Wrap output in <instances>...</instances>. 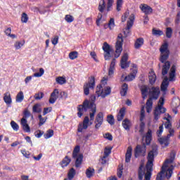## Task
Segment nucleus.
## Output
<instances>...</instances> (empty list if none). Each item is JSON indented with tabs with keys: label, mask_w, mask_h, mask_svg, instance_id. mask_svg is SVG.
I'll list each match as a JSON object with an SVG mask.
<instances>
[{
	"label": "nucleus",
	"mask_w": 180,
	"mask_h": 180,
	"mask_svg": "<svg viewBox=\"0 0 180 180\" xmlns=\"http://www.w3.org/2000/svg\"><path fill=\"white\" fill-rule=\"evenodd\" d=\"M32 112L34 113H40L41 112V108H40V104L37 103L32 107Z\"/></svg>",
	"instance_id": "37"
},
{
	"label": "nucleus",
	"mask_w": 180,
	"mask_h": 180,
	"mask_svg": "<svg viewBox=\"0 0 180 180\" xmlns=\"http://www.w3.org/2000/svg\"><path fill=\"white\" fill-rule=\"evenodd\" d=\"M146 172L143 171V166H140L139 169V179L143 180V176H144V174Z\"/></svg>",
	"instance_id": "48"
},
{
	"label": "nucleus",
	"mask_w": 180,
	"mask_h": 180,
	"mask_svg": "<svg viewBox=\"0 0 180 180\" xmlns=\"http://www.w3.org/2000/svg\"><path fill=\"white\" fill-rule=\"evenodd\" d=\"M110 87L107 86L103 89V94H102V98H105V96H108V95H110Z\"/></svg>",
	"instance_id": "36"
},
{
	"label": "nucleus",
	"mask_w": 180,
	"mask_h": 180,
	"mask_svg": "<svg viewBox=\"0 0 180 180\" xmlns=\"http://www.w3.org/2000/svg\"><path fill=\"white\" fill-rule=\"evenodd\" d=\"M39 126H43L44 123H46V121L47 120V118H43L41 115H39Z\"/></svg>",
	"instance_id": "61"
},
{
	"label": "nucleus",
	"mask_w": 180,
	"mask_h": 180,
	"mask_svg": "<svg viewBox=\"0 0 180 180\" xmlns=\"http://www.w3.org/2000/svg\"><path fill=\"white\" fill-rule=\"evenodd\" d=\"M108 27L110 28V30H112L113 27H115V19L111 18L110 20Z\"/></svg>",
	"instance_id": "58"
},
{
	"label": "nucleus",
	"mask_w": 180,
	"mask_h": 180,
	"mask_svg": "<svg viewBox=\"0 0 180 180\" xmlns=\"http://www.w3.org/2000/svg\"><path fill=\"white\" fill-rule=\"evenodd\" d=\"M44 74V69L40 68L39 69V72H37L34 74V77H41Z\"/></svg>",
	"instance_id": "62"
},
{
	"label": "nucleus",
	"mask_w": 180,
	"mask_h": 180,
	"mask_svg": "<svg viewBox=\"0 0 180 180\" xmlns=\"http://www.w3.org/2000/svg\"><path fill=\"white\" fill-rule=\"evenodd\" d=\"M149 96L146 102V112L150 113L153 110V99L157 101L160 96V87H152L149 89Z\"/></svg>",
	"instance_id": "4"
},
{
	"label": "nucleus",
	"mask_w": 180,
	"mask_h": 180,
	"mask_svg": "<svg viewBox=\"0 0 180 180\" xmlns=\"http://www.w3.org/2000/svg\"><path fill=\"white\" fill-rule=\"evenodd\" d=\"M53 136H54V131H53V129H49L44 135V137L45 139H50V137H53Z\"/></svg>",
	"instance_id": "42"
},
{
	"label": "nucleus",
	"mask_w": 180,
	"mask_h": 180,
	"mask_svg": "<svg viewBox=\"0 0 180 180\" xmlns=\"http://www.w3.org/2000/svg\"><path fill=\"white\" fill-rule=\"evenodd\" d=\"M103 50L104 51V58L105 60H110L112 58V53H113V49L110 48V46L106 43L104 42L103 46Z\"/></svg>",
	"instance_id": "9"
},
{
	"label": "nucleus",
	"mask_w": 180,
	"mask_h": 180,
	"mask_svg": "<svg viewBox=\"0 0 180 180\" xmlns=\"http://www.w3.org/2000/svg\"><path fill=\"white\" fill-rule=\"evenodd\" d=\"M75 176V169L74 168H71L68 174V178L69 180H72Z\"/></svg>",
	"instance_id": "39"
},
{
	"label": "nucleus",
	"mask_w": 180,
	"mask_h": 180,
	"mask_svg": "<svg viewBox=\"0 0 180 180\" xmlns=\"http://www.w3.org/2000/svg\"><path fill=\"white\" fill-rule=\"evenodd\" d=\"M107 121L110 124H115V119L112 115H108L107 117Z\"/></svg>",
	"instance_id": "63"
},
{
	"label": "nucleus",
	"mask_w": 180,
	"mask_h": 180,
	"mask_svg": "<svg viewBox=\"0 0 180 180\" xmlns=\"http://www.w3.org/2000/svg\"><path fill=\"white\" fill-rule=\"evenodd\" d=\"M70 162H71V158H68V156H65L64 159L61 161L60 165L62 168H64L65 167H68Z\"/></svg>",
	"instance_id": "28"
},
{
	"label": "nucleus",
	"mask_w": 180,
	"mask_h": 180,
	"mask_svg": "<svg viewBox=\"0 0 180 180\" xmlns=\"http://www.w3.org/2000/svg\"><path fill=\"white\" fill-rule=\"evenodd\" d=\"M127 60H129V54L127 53H124L122 56L120 64L121 68H129V63H127Z\"/></svg>",
	"instance_id": "16"
},
{
	"label": "nucleus",
	"mask_w": 180,
	"mask_h": 180,
	"mask_svg": "<svg viewBox=\"0 0 180 180\" xmlns=\"http://www.w3.org/2000/svg\"><path fill=\"white\" fill-rule=\"evenodd\" d=\"M105 8H106V2H105V0H101L98 5L99 12H101V13H103Z\"/></svg>",
	"instance_id": "31"
},
{
	"label": "nucleus",
	"mask_w": 180,
	"mask_h": 180,
	"mask_svg": "<svg viewBox=\"0 0 180 180\" xmlns=\"http://www.w3.org/2000/svg\"><path fill=\"white\" fill-rule=\"evenodd\" d=\"M123 5V0H117V11L120 12V9Z\"/></svg>",
	"instance_id": "57"
},
{
	"label": "nucleus",
	"mask_w": 180,
	"mask_h": 180,
	"mask_svg": "<svg viewBox=\"0 0 180 180\" xmlns=\"http://www.w3.org/2000/svg\"><path fill=\"white\" fill-rule=\"evenodd\" d=\"M43 96H44V94L41 92L36 94L34 98L36 99V101H40V99L43 98Z\"/></svg>",
	"instance_id": "54"
},
{
	"label": "nucleus",
	"mask_w": 180,
	"mask_h": 180,
	"mask_svg": "<svg viewBox=\"0 0 180 180\" xmlns=\"http://www.w3.org/2000/svg\"><path fill=\"white\" fill-rule=\"evenodd\" d=\"M126 114V108H122L120 110V112L117 116V119L118 122H122L123 120V118L124 117V115Z\"/></svg>",
	"instance_id": "27"
},
{
	"label": "nucleus",
	"mask_w": 180,
	"mask_h": 180,
	"mask_svg": "<svg viewBox=\"0 0 180 180\" xmlns=\"http://www.w3.org/2000/svg\"><path fill=\"white\" fill-rule=\"evenodd\" d=\"M172 105L174 109H176V108H179L180 106V100L179 98H174L173 99L172 102Z\"/></svg>",
	"instance_id": "40"
},
{
	"label": "nucleus",
	"mask_w": 180,
	"mask_h": 180,
	"mask_svg": "<svg viewBox=\"0 0 180 180\" xmlns=\"http://www.w3.org/2000/svg\"><path fill=\"white\" fill-rule=\"evenodd\" d=\"M95 174V169L92 167H89L86 170V175L88 178H92Z\"/></svg>",
	"instance_id": "34"
},
{
	"label": "nucleus",
	"mask_w": 180,
	"mask_h": 180,
	"mask_svg": "<svg viewBox=\"0 0 180 180\" xmlns=\"http://www.w3.org/2000/svg\"><path fill=\"white\" fill-rule=\"evenodd\" d=\"M146 152L147 148L146 146V143H143V145H138L135 149L136 158H137L138 157H144Z\"/></svg>",
	"instance_id": "8"
},
{
	"label": "nucleus",
	"mask_w": 180,
	"mask_h": 180,
	"mask_svg": "<svg viewBox=\"0 0 180 180\" xmlns=\"http://www.w3.org/2000/svg\"><path fill=\"white\" fill-rule=\"evenodd\" d=\"M144 44V39L143 38H138L134 42V49L139 50L143 45Z\"/></svg>",
	"instance_id": "24"
},
{
	"label": "nucleus",
	"mask_w": 180,
	"mask_h": 180,
	"mask_svg": "<svg viewBox=\"0 0 180 180\" xmlns=\"http://www.w3.org/2000/svg\"><path fill=\"white\" fill-rule=\"evenodd\" d=\"M95 129H99L102 124L103 123V113L99 112L97 114L95 120Z\"/></svg>",
	"instance_id": "14"
},
{
	"label": "nucleus",
	"mask_w": 180,
	"mask_h": 180,
	"mask_svg": "<svg viewBox=\"0 0 180 180\" xmlns=\"http://www.w3.org/2000/svg\"><path fill=\"white\" fill-rule=\"evenodd\" d=\"M122 126L125 130H130V126H131L130 120L129 119L124 120L122 121Z\"/></svg>",
	"instance_id": "32"
},
{
	"label": "nucleus",
	"mask_w": 180,
	"mask_h": 180,
	"mask_svg": "<svg viewBox=\"0 0 180 180\" xmlns=\"http://www.w3.org/2000/svg\"><path fill=\"white\" fill-rule=\"evenodd\" d=\"M140 8L146 15H150V13H153V8L151 7L148 6L147 4H141L140 6Z\"/></svg>",
	"instance_id": "20"
},
{
	"label": "nucleus",
	"mask_w": 180,
	"mask_h": 180,
	"mask_svg": "<svg viewBox=\"0 0 180 180\" xmlns=\"http://www.w3.org/2000/svg\"><path fill=\"white\" fill-rule=\"evenodd\" d=\"M158 140L160 146L163 147V148H165V147H168L169 146V141H170L169 136L160 137Z\"/></svg>",
	"instance_id": "15"
},
{
	"label": "nucleus",
	"mask_w": 180,
	"mask_h": 180,
	"mask_svg": "<svg viewBox=\"0 0 180 180\" xmlns=\"http://www.w3.org/2000/svg\"><path fill=\"white\" fill-rule=\"evenodd\" d=\"M89 88H95V77H91L89 81V83H86L84 85V92L85 95H89Z\"/></svg>",
	"instance_id": "11"
},
{
	"label": "nucleus",
	"mask_w": 180,
	"mask_h": 180,
	"mask_svg": "<svg viewBox=\"0 0 180 180\" xmlns=\"http://www.w3.org/2000/svg\"><path fill=\"white\" fill-rule=\"evenodd\" d=\"M89 126V117L86 116L83 120V123H80L78 126L77 131L82 132V130H86Z\"/></svg>",
	"instance_id": "12"
},
{
	"label": "nucleus",
	"mask_w": 180,
	"mask_h": 180,
	"mask_svg": "<svg viewBox=\"0 0 180 180\" xmlns=\"http://www.w3.org/2000/svg\"><path fill=\"white\" fill-rule=\"evenodd\" d=\"M171 63H169V61H166L162 69V75H167V74H168V71H169Z\"/></svg>",
	"instance_id": "23"
},
{
	"label": "nucleus",
	"mask_w": 180,
	"mask_h": 180,
	"mask_svg": "<svg viewBox=\"0 0 180 180\" xmlns=\"http://www.w3.org/2000/svg\"><path fill=\"white\" fill-rule=\"evenodd\" d=\"M11 126L15 131H18V130H19V125L15 122V121H11Z\"/></svg>",
	"instance_id": "51"
},
{
	"label": "nucleus",
	"mask_w": 180,
	"mask_h": 180,
	"mask_svg": "<svg viewBox=\"0 0 180 180\" xmlns=\"http://www.w3.org/2000/svg\"><path fill=\"white\" fill-rule=\"evenodd\" d=\"M114 1H115V0H108V2H107V11H108V12H109V11H110V8H112V6L113 5Z\"/></svg>",
	"instance_id": "56"
},
{
	"label": "nucleus",
	"mask_w": 180,
	"mask_h": 180,
	"mask_svg": "<svg viewBox=\"0 0 180 180\" xmlns=\"http://www.w3.org/2000/svg\"><path fill=\"white\" fill-rule=\"evenodd\" d=\"M43 134H44V131L41 130H37L34 132L35 137H37V139H40V137H41Z\"/></svg>",
	"instance_id": "53"
},
{
	"label": "nucleus",
	"mask_w": 180,
	"mask_h": 180,
	"mask_svg": "<svg viewBox=\"0 0 180 180\" xmlns=\"http://www.w3.org/2000/svg\"><path fill=\"white\" fill-rule=\"evenodd\" d=\"M134 23V14H131L129 20L127 21V27L124 30V34H125V37L128 36V34L130 33V29L133 27V25Z\"/></svg>",
	"instance_id": "10"
},
{
	"label": "nucleus",
	"mask_w": 180,
	"mask_h": 180,
	"mask_svg": "<svg viewBox=\"0 0 180 180\" xmlns=\"http://www.w3.org/2000/svg\"><path fill=\"white\" fill-rule=\"evenodd\" d=\"M23 99H25L23 91H20L16 96V102L20 103Z\"/></svg>",
	"instance_id": "41"
},
{
	"label": "nucleus",
	"mask_w": 180,
	"mask_h": 180,
	"mask_svg": "<svg viewBox=\"0 0 180 180\" xmlns=\"http://www.w3.org/2000/svg\"><path fill=\"white\" fill-rule=\"evenodd\" d=\"M78 153H79V146H77L73 150L72 158H77L78 157V155H80V154H78Z\"/></svg>",
	"instance_id": "44"
},
{
	"label": "nucleus",
	"mask_w": 180,
	"mask_h": 180,
	"mask_svg": "<svg viewBox=\"0 0 180 180\" xmlns=\"http://www.w3.org/2000/svg\"><path fill=\"white\" fill-rule=\"evenodd\" d=\"M58 89H56L51 94L49 103H54L58 99Z\"/></svg>",
	"instance_id": "18"
},
{
	"label": "nucleus",
	"mask_w": 180,
	"mask_h": 180,
	"mask_svg": "<svg viewBox=\"0 0 180 180\" xmlns=\"http://www.w3.org/2000/svg\"><path fill=\"white\" fill-rule=\"evenodd\" d=\"M166 37H167V39H171V37H172V28H166Z\"/></svg>",
	"instance_id": "47"
},
{
	"label": "nucleus",
	"mask_w": 180,
	"mask_h": 180,
	"mask_svg": "<svg viewBox=\"0 0 180 180\" xmlns=\"http://www.w3.org/2000/svg\"><path fill=\"white\" fill-rule=\"evenodd\" d=\"M153 137V131L151 129H148L146 135L142 136L143 140L146 141V146H150L151 143V139Z\"/></svg>",
	"instance_id": "17"
},
{
	"label": "nucleus",
	"mask_w": 180,
	"mask_h": 180,
	"mask_svg": "<svg viewBox=\"0 0 180 180\" xmlns=\"http://www.w3.org/2000/svg\"><path fill=\"white\" fill-rule=\"evenodd\" d=\"M131 151H133V148H131V146H129L125 155V162H129L131 159Z\"/></svg>",
	"instance_id": "26"
},
{
	"label": "nucleus",
	"mask_w": 180,
	"mask_h": 180,
	"mask_svg": "<svg viewBox=\"0 0 180 180\" xmlns=\"http://www.w3.org/2000/svg\"><path fill=\"white\" fill-rule=\"evenodd\" d=\"M160 59L162 63H165L167 58L169 57V49H168V42L165 41L160 48Z\"/></svg>",
	"instance_id": "6"
},
{
	"label": "nucleus",
	"mask_w": 180,
	"mask_h": 180,
	"mask_svg": "<svg viewBox=\"0 0 180 180\" xmlns=\"http://www.w3.org/2000/svg\"><path fill=\"white\" fill-rule=\"evenodd\" d=\"M107 82H108V77H103V79L101 80V84L100 86H97L96 94L98 95V96H101L102 98V94L103 93V85H106Z\"/></svg>",
	"instance_id": "13"
},
{
	"label": "nucleus",
	"mask_w": 180,
	"mask_h": 180,
	"mask_svg": "<svg viewBox=\"0 0 180 180\" xmlns=\"http://www.w3.org/2000/svg\"><path fill=\"white\" fill-rule=\"evenodd\" d=\"M69 58L70 60H75V58H78V52L72 51L69 53Z\"/></svg>",
	"instance_id": "46"
},
{
	"label": "nucleus",
	"mask_w": 180,
	"mask_h": 180,
	"mask_svg": "<svg viewBox=\"0 0 180 180\" xmlns=\"http://www.w3.org/2000/svg\"><path fill=\"white\" fill-rule=\"evenodd\" d=\"M174 134H175V130H174V129L172 128H169V134H167V136H166L169 137V139H171V137H174Z\"/></svg>",
	"instance_id": "59"
},
{
	"label": "nucleus",
	"mask_w": 180,
	"mask_h": 180,
	"mask_svg": "<svg viewBox=\"0 0 180 180\" xmlns=\"http://www.w3.org/2000/svg\"><path fill=\"white\" fill-rule=\"evenodd\" d=\"M112 153V149L109 148H105L104 150V158H107V157H109V154Z\"/></svg>",
	"instance_id": "55"
},
{
	"label": "nucleus",
	"mask_w": 180,
	"mask_h": 180,
	"mask_svg": "<svg viewBox=\"0 0 180 180\" xmlns=\"http://www.w3.org/2000/svg\"><path fill=\"white\" fill-rule=\"evenodd\" d=\"M76 158L75 167L76 168H79V167H81V164H82L84 156L82 155H79L77 158Z\"/></svg>",
	"instance_id": "30"
},
{
	"label": "nucleus",
	"mask_w": 180,
	"mask_h": 180,
	"mask_svg": "<svg viewBox=\"0 0 180 180\" xmlns=\"http://www.w3.org/2000/svg\"><path fill=\"white\" fill-rule=\"evenodd\" d=\"M27 20H29V17H27V14H26V13H23L21 17V22H22V23H27Z\"/></svg>",
	"instance_id": "52"
},
{
	"label": "nucleus",
	"mask_w": 180,
	"mask_h": 180,
	"mask_svg": "<svg viewBox=\"0 0 180 180\" xmlns=\"http://www.w3.org/2000/svg\"><path fill=\"white\" fill-rule=\"evenodd\" d=\"M122 51H123V35L122 34H119L117 37V41L115 44V58L120 57Z\"/></svg>",
	"instance_id": "7"
},
{
	"label": "nucleus",
	"mask_w": 180,
	"mask_h": 180,
	"mask_svg": "<svg viewBox=\"0 0 180 180\" xmlns=\"http://www.w3.org/2000/svg\"><path fill=\"white\" fill-rule=\"evenodd\" d=\"M90 101L85 100L83 105H79L77 115L79 117H82L84 112H86L88 109L90 110V120L94 121L95 119V115L96 113V105L95 104V101H96V97L95 96H91L90 97Z\"/></svg>",
	"instance_id": "1"
},
{
	"label": "nucleus",
	"mask_w": 180,
	"mask_h": 180,
	"mask_svg": "<svg viewBox=\"0 0 180 180\" xmlns=\"http://www.w3.org/2000/svg\"><path fill=\"white\" fill-rule=\"evenodd\" d=\"M152 33L154 36H162V34H164V32H162V30H155V29H153Z\"/></svg>",
	"instance_id": "45"
},
{
	"label": "nucleus",
	"mask_w": 180,
	"mask_h": 180,
	"mask_svg": "<svg viewBox=\"0 0 180 180\" xmlns=\"http://www.w3.org/2000/svg\"><path fill=\"white\" fill-rule=\"evenodd\" d=\"M158 150V146H157V144H153L152 146V150L148 154V162L146 164L147 172L145 174V180L151 179V171H153V165H154V155H157Z\"/></svg>",
	"instance_id": "2"
},
{
	"label": "nucleus",
	"mask_w": 180,
	"mask_h": 180,
	"mask_svg": "<svg viewBox=\"0 0 180 180\" xmlns=\"http://www.w3.org/2000/svg\"><path fill=\"white\" fill-rule=\"evenodd\" d=\"M148 91V89H147V86H143L141 88V94H142L143 99H146V98H147Z\"/></svg>",
	"instance_id": "35"
},
{
	"label": "nucleus",
	"mask_w": 180,
	"mask_h": 180,
	"mask_svg": "<svg viewBox=\"0 0 180 180\" xmlns=\"http://www.w3.org/2000/svg\"><path fill=\"white\" fill-rule=\"evenodd\" d=\"M148 77H149V82L150 84H151V85L155 83V81L157 79V76H155V73L154 72V70H150V72H149Z\"/></svg>",
	"instance_id": "25"
},
{
	"label": "nucleus",
	"mask_w": 180,
	"mask_h": 180,
	"mask_svg": "<svg viewBox=\"0 0 180 180\" xmlns=\"http://www.w3.org/2000/svg\"><path fill=\"white\" fill-rule=\"evenodd\" d=\"M175 160V155L172 156L169 159L165 161L163 165L162 166V170L158 174L156 180H162V174H165L167 179H169L172 176V171L174 170V166H171L168 168L169 164H172Z\"/></svg>",
	"instance_id": "3"
},
{
	"label": "nucleus",
	"mask_w": 180,
	"mask_h": 180,
	"mask_svg": "<svg viewBox=\"0 0 180 180\" xmlns=\"http://www.w3.org/2000/svg\"><path fill=\"white\" fill-rule=\"evenodd\" d=\"M136 77H134V75L133 74H130L129 75L125 77L124 79L125 81H133V79H134Z\"/></svg>",
	"instance_id": "64"
},
{
	"label": "nucleus",
	"mask_w": 180,
	"mask_h": 180,
	"mask_svg": "<svg viewBox=\"0 0 180 180\" xmlns=\"http://www.w3.org/2000/svg\"><path fill=\"white\" fill-rule=\"evenodd\" d=\"M168 77H165L162 84H161V91H162L163 92H165V91H167V88H168Z\"/></svg>",
	"instance_id": "29"
},
{
	"label": "nucleus",
	"mask_w": 180,
	"mask_h": 180,
	"mask_svg": "<svg viewBox=\"0 0 180 180\" xmlns=\"http://www.w3.org/2000/svg\"><path fill=\"white\" fill-rule=\"evenodd\" d=\"M56 82H58V84H60V85H63L65 84V82H67V80L63 77H59L56 78Z\"/></svg>",
	"instance_id": "49"
},
{
	"label": "nucleus",
	"mask_w": 180,
	"mask_h": 180,
	"mask_svg": "<svg viewBox=\"0 0 180 180\" xmlns=\"http://www.w3.org/2000/svg\"><path fill=\"white\" fill-rule=\"evenodd\" d=\"M23 115H24V116H23L22 118L26 119V118H27V117H30V116H31L32 114L30 113V111H29V110L25 109V110H24V112H23Z\"/></svg>",
	"instance_id": "60"
},
{
	"label": "nucleus",
	"mask_w": 180,
	"mask_h": 180,
	"mask_svg": "<svg viewBox=\"0 0 180 180\" xmlns=\"http://www.w3.org/2000/svg\"><path fill=\"white\" fill-rule=\"evenodd\" d=\"M4 101L7 105H11L12 103V98H11V94L6 93L4 94Z\"/></svg>",
	"instance_id": "33"
},
{
	"label": "nucleus",
	"mask_w": 180,
	"mask_h": 180,
	"mask_svg": "<svg viewBox=\"0 0 180 180\" xmlns=\"http://www.w3.org/2000/svg\"><path fill=\"white\" fill-rule=\"evenodd\" d=\"M127 89H128V85H127V84L125 83L122 85V88L120 91L122 96H126V95L127 94Z\"/></svg>",
	"instance_id": "38"
},
{
	"label": "nucleus",
	"mask_w": 180,
	"mask_h": 180,
	"mask_svg": "<svg viewBox=\"0 0 180 180\" xmlns=\"http://www.w3.org/2000/svg\"><path fill=\"white\" fill-rule=\"evenodd\" d=\"M115 65H116V59L113 58L108 70V75L109 77H112L113 74H115Z\"/></svg>",
	"instance_id": "22"
},
{
	"label": "nucleus",
	"mask_w": 180,
	"mask_h": 180,
	"mask_svg": "<svg viewBox=\"0 0 180 180\" xmlns=\"http://www.w3.org/2000/svg\"><path fill=\"white\" fill-rule=\"evenodd\" d=\"M21 125L22 126V130L26 133H30V127H29V124H27V120L26 118L21 119Z\"/></svg>",
	"instance_id": "19"
},
{
	"label": "nucleus",
	"mask_w": 180,
	"mask_h": 180,
	"mask_svg": "<svg viewBox=\"0 0 180 180\" xmlns=\"http://www.w3.org/2000/svg\"><path fill=\"white\" fill-rule=\"evenodd\" d=\"M164 97H160L158 101V106L155 108V111H154V117H155V120H158L160 119V116L162 113H165V111L167 110L164 107V102H165Z\"/></svg>",
	"instance_id": "5"
},
{
	"label": "nucleus",
	"mask_w": 180,
	"mask_h": 180,
	"mask_svg": "<svg viewBox=\"0 0 180 180\" xmlns=\"http://www.w3.org/2000/svg\"><path fill=\"white\" fill-rule=\"evenodd\" d=\"M164 120H167V122L165 123V129H172V124H171V121H169V119L167 118V117H164Z\"/></svg>",
	"instance_id": "43"
},
{
	"label": "nucleus",
	"mask_w": 180,
	"mask_h": 180,
	"mask_svg": "<svg viewBox=\"0 0 180 180\" xmlns=\"http://www.w3.org/2000/svg\"><path fill=\"white\" fill-rule=\"evenodd\" d=\"M176 71V68L175 65H173L170 69V72L169 73V81H175V72Z\"/></svg>",
	"instance_id": "21"
},
{
	"label": "nucleus",
	"mask_w": 180,
	"mask_h": 180,
	"mask_svg": "<svg viewBox=\"0 0 180 180\" xmlns=\"http://www.w3.org/2000/svg\"><path fill=\"white\" fill-rule=\"evenodd\" d=\"M123 175V165H120L117 170V176L118 178H122Z\"/></svg>",
	"instance_id": "50"
}]
</instances>
